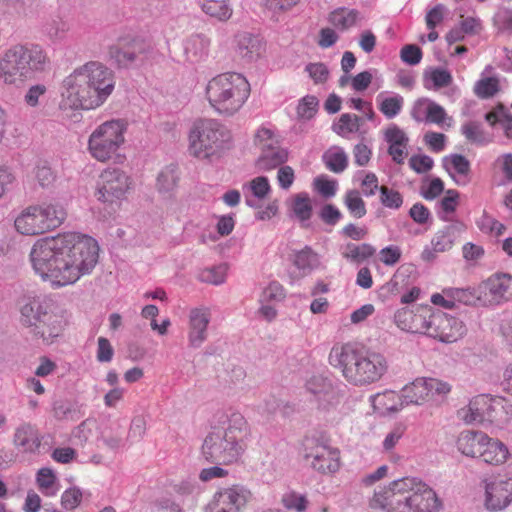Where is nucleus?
Instances as JSON below:
<instances>
[{
    "label": "nucleus",
    "mask_w": 512,
    "mask_h": 512,
    "mask_svg": "<svg viewBox=\"0 0 512 512\" xmlns=\"http://www.w3.org/2000/svg\"><path fill=\"white\" fill-rule=\"evenodd\" d=\"M99 246L90 236L66 232L37 240L30 252L34 271L53 287L74 284L98 262Z\"/></svg>",
    "instance_id": "nucleus-1"
},
{
    "label": "nucleus",
    "mask_w": 512,
    "mask_h": 512,
    "mask_svg": "<svg viewBox=\"0 0 512 512\" xmlns=\"http://www.w3.org/2000/svg\"><path fill=\"white\" fill-rule=\"evenodd\" d=\"M115 83L110 68L98 61L87 62L63 79L59 108L63 112L97 109L113 93Z\"/></svg>",
    "instance_id": "nucleus-2"
},
{
    "label": "nucleus",
    "mask_w": 512,
    "mask_h": 512,
    "mask_svg": "<svg viewBox=\"0 0 512 512\" xmlns=\"http://www.w3.org/2000/svg\"><path fill=\"white\" fill-rule=\"evenodd\" d=\"M376 512H439L442 501L421 479L403 477L375 490L368 502Z\"/></svg>",
    "instance_id": "nucleus-3"
},
{
    "label": "nucleus",
    "mask_w": 512,
    "mask_h": 512,
    "mask_svg": "<svg viewBox=\"0 0 512 512\" xmlns=\"http://www.w3.org/2000/svg\"><path fill=\"white\" fill-rule=\"evenodd\" d=\"M328 362L354 387H367L379 382L389 369L384 354L350 342L334 344Z\"/></svg>",
    "instance_id": "nucleus-4"
},
{
    "label": "nucleus",
    "mask_w": 512,
    "mask_h": 512,
    "mask_svg": "<svg viewBox=\"0 0 512 512\" xmlns=\"http://www.w3.org/2000/svg\"><path fill=\"white\" fill-rule=\"evenodd\" d=\"M395 322L404 331L419 333L447 344L457 342L467 331L462 320L430 305L401 309L395 314Z\"/></svg>",
    "instance_id": "nucleus-5"
},
{
    "label": "nucleus",
    "mask_w": 512,
    "mask_h": 512,
    "mask_svg": "<svg viewBox=\"0 0 512 512\" xmlns=\"http://www.w3.org/2000/svg\"><path fill=\"white\" fill-rule=\"evenodd\" d=\"M250 437L251 429L247 420L240 413H234L225 430L214 428L205 437L202 456L217 465L234 464L243 456Z\"/></svg>",
    "instance_id": "nucleus-6"
},
{
    "label": "nucleus",
    "mask_w": 512,
    "mask_h": 512,
    "mask_svg": "<svg viewBox=\"0 0 512 512\" xmlns=\"http://www.w3.org/2000/svg\"><path fill=\"white\" fill-rule=\"evenodd\" d=\"M20 322L30 329L36 339L52 344L62 335L66 325V312L47 296H31L25 299L20 308Z\"/></svg>",
    "instance_id": "nucleus-7"
},
{
    "label": "nucleus",
    "mask_w": 512,
    "mask_h": 512,
    "mask_svg": "<svg viewBox=\"0 0 512 512\" xmlns=\"http://www.w3.org/2000/svg\"><path fill=\"white\" fill-rule=\"evenodd\" d=\"M50 64L46 50L33 43H18L4 51L0 58V79L7 85L19 86L44 72Z\"/></svg>",
    "instance_id": "nucleus-8"
},
{
    "label": "nucleus",
    "mask_w": 512,
    "mask_h": 512,
    "mask_svg": "<svg viewBox=\"0 0 512 512\" xmlns=\"http://www.w3.org/2000/svg\"><path fill=\"white\" fill-rule=\"evenodd\" d=\"M250 92L248 80L235 72L218 74L205 87V97L210 107L222 116L238 113L248 100Z\"/></svg>",
    "instance_id": "nucleus-9"
},
{
    "label": "nucleus",
    "mask_w": 512,
    "mask_h": 512,
    "mask_svg": "<svg viewBox=\"0 0 512 512\" xmlns=\"http://www.w3.org/2000/svg\"><path fill=\"white\" fill-rule=\"evenodd\" d=\"M67 212L58 202H41L23 208L14 219V228L23 236H40L60 227Z\"/></svg>",
    "instance_id": "nucleus-10"
},
{
    "label": "nucleus",
    "mask_w": 512,
    "mask_h": 512,
    "mask_svg": "<svg viewBox=\"0 0 512 512\" xmlns=\"http://www.w3.org/2000/svg\"><path fill=\"white\" fill-rule=\"evenodd\" d=\"M127 124L121 119H111L99 124L89 135L87 150L90 156L101 163H121L120 153L125 144Z\"/></svg>",
    "instance_id": "nucleus-11"
},
{
    "label": "nucleus",
    "mask_w": 512,
    "mask_h": 512,
    "mask_svg": "<svg viewBox=\"0 0 512 512\" xmlns=\"http://www.w3.org/2000/svg\"><path fill=\"white\" fill-rule=\"evenodd\" d=\"M188 141V149L192 156L208 159L228 147L231 134L216 119L202 118L193 122Z\"/></svg>",
    "instance_id": "nucleus-12"
},
{
    "label": "nucleus",
    "mask_w": 512,
    "mask_h": 512,
    "mask_svg": "<svg viewBox=\"0 0 512 512\" xmlns=\"http://www.w3.org/2000/svg\"><path fill=\"white\" fill-rule=\"evenodd\" d=\"M510 409H512V405H509L505 398L480 394L473 397L466 406L460 408L457 415L466 424L487 421L495 425H503L511 418Z\"/></svg>",
    "instance_id": "nucleus-13"
},
{
    "label": "nucleus",
    "mask_w": 512,
    "mask_h": 512,
    "mask_svg": "<svg viewBox=\"0 0 512 512\" xmlns=\"http://www.w3.org/2000/svg\"><path fill=\"white\" fill-rule=\"evenodd\" d=\"M302 456L311 469L322 475L336 474L342 466L340 449L322 437H305Z\"/></svg>",
    "instance_id": "nucleus-14"
},
{
    "label": "nucleus",
    "mask_w": 512,
    "mask_h": 512,
    "mask_svg": "<svg viewBox=\"0 0 512 512\" xmlns=\"http://www.w3.org/2000/svg\"><path fill=\"white\" fill-rule=\"evenodd\" d=\"M132 185V178L125 171L106 168L99 175L95 196L101 202L113 203L125 198Z\"/></svg>",
    "instance_id": "nucleus-15"
},
{
    "label": "nucleus",
    "mask_w": 512,
    "mask_h": 512,
    "mask_svg": "<svg viewBox=\"0 0 512 512\" xmlns=\"http://www.w3.org/2000/svg\"><path fill=\"white\" fill-rule=\"evenodd\" d=\"M512 503V478L497 475L484 481L483 505L490 512H501Z\"/></svg>",
    "instance_id": "nucleus-16"
},
{
    "label": "nucleus",
    "mask_w": 512,
    "mask_h": 512,
    "mask_svg": "<svg viewBox=\"0 0 512 512\" xmlns=\"http://www.w3.org/2000/svg\"><path fill=\"white\" fill-rule=\"evenodd\" d=\"M484 301L488 307L501 305L512 300V274L495 273L482 281Z\"/></svg>",
    "instance_id": "nucleus-17"
},
{
    "label": "nucleus",
    "mask_w": 512,
    "mask_h": 512,
    "mask_svg": "<svg viewBox=\"0 0 512 512\" xmlns=\"http://www.w3.org/2000/svg\"><path fill=\"white\" fill-rule=\"evenodd\" d=\"M152 45L149 41L141 38H123L110 48V55L121 66L133 63L142 55L150 53Z\"/></svg>",
    "instance_id": "nucleus-18"
},
{
    "label": "nucleus",
    "mask_w": 512,
    "mask_h": 512,
    "mask_svg": "<svg viewBox=\"0 0 512 512\" xmlns=\"http://www.w3.org/2000/svg\"><path fill=\"white\" fill-rule=\"evenodd\" d=\"M210 316V310L206 307L190 310L188 315V343L190 347L198 348L206 341Z\"/></svg>",
    "instance_id": "nucleus-19"
},
{
    "label": "nucleus",
    "mask_w": 512,
    "mask_h": 512,
    "mask_svg": "<svg viewBox=\"0 0 512 512\" xmlns=\"http://www.w3.org/2000/svg\"><path fill=\"white\" fill-rule=\"evenodd\" d=\"M12 442L14 447L25 454H36L42 444V436L36 426L25 422L15 428Z\"/></svg>",
    "instance_id": "nucleus-20"
},
{
    "label": "nucleus",
    "mask_w": 512,
    "mask_h": 512,
    "mask_svg": "<svg viewBox=\"0 0 512 512\" xmlns=\"http://www.w3.org/2000/svg\"><path fill=\"white\" fill-rule=\"evenodd\" d=\"M266 45L262 38L249 32L235 36V52L246 62H252L264 55Z\"/></svg>",
    "instance_id": "nucleus-21"
},
{
    "label": "nucleus",
    "mask_w": 512,
    "mask_h": 512,
    "mask_svg": "<svg viewBox=\"0 0 512 512\" xmlns=\"http://www.w3.org/2000/svg\"><path fill=\"white\" fill-rule=\"evenodd\" d=\"M511 458L507 444L498 438L487 435L479 460L492 466L500 467L505 465Z\"/></svg>",
    "instance_id": "nucleus-22"
},
{
    "label": "nucleus",
    "mask_w": 512,
    "mask_h": 512,
    "mask_svg": "<svg viewBox=\"0 0 512 512\" xmlns=\"http://www.w3.org/2000/svg\"><path fill=\"white\" fill-rule=\"evenodd\" d=\"M487 435L483 431H462L456 440L457 450L466 457L479 459Z\"/></svg>",
    "instance_id": "nucleus-23"
},
{
    "label": "nucleus",
    "mask_w": 512,
    "mask_h": 512,
    "mask_svg": "<svg viewBox=\"0 0 512 512\" xmlns=\"http://www.w3.org/2000/svg\"><path fill=\"white\" fill-rule=\"evenodd\" d=\"M375 412L386 415L401 410L405 403L402 394L392 390H386L373 395L370 399Z\"/></svg>",
    "instance_id": "nucleus-24"
},
{
    "label": "nucleus",
    "mask_w": 512,
    "mask_h": 512,
    "mask_svg": "<svg viewBox=\"0 0 512 512\" xmlns=\"http://www.w3.org/2000/svg\"><path fill=\"white\" fill-rule=\"evenodd\" d=\"M289 259L302 276L310 274L320 266L319 255L310 246L293 250Z\"/></svg>",
    "instance_id": "nucleus-25"
},
{
    "label": "nucleus",
    "mask_w": 512,
    "mask_h": 512,
    "mask_svg": "<svg viewBox=\"0 0 512 512\" xmlns=\"http://www.w3.org/2000/svg\"><path fill=\"white\" fill-rule=\"evenodd\" d=\"M453 246V239L450 228L439 230L431 240V246L425 247L421 253V259L426 262L433 261L439 253L450 250Z\"/></svg>",
    "instance_id": "nucleus-26"
},
{
    "label": "nucleus",
    "mask_w": 512,
    "mask_h": 512,
    "mask_svg": "<svg viewBox=\"0 0 512 512\" xmlns=\"http://www.w3.org/2000/svg\"><path fill=\"white\" fill-rule=\"evenodd\" d=\"M426 378H417L402 389L405 404L422 405L431 400Z\"/></svg>",
    "instance_id": "nucleus-27"
},
{
    "label": "nucleus",
    "mask_w": 512,
    "mask_h": 512,
    "mask_svg": "<svg viewBox=\"0 0 512 512\" xmlns=\"http://www.w3.org/2000/svg\"><path fill=\"white\" fill-rule=\"evenodd\" d=\"M453 82L451 72L442 67H429L423 73V86L427 90L438 91L450 86Z\"/></svg>",
    "instance_id": "nucleus-28"
},
{
    "label": "nucleus",
    "mask_w": 512,
    "mask_h": 512,
    "mask_svg": "<svg viewBox=\"0 0 512 512\" xmlns=\"http://www.w3.org/2000/svg\"><path fill=\"white\" fill-rule=\"evenodd\" d=\"M288 160V152L280 145L260 153L256 165L261 171H271Z\"/></svg>",
    "instance_id": "nucleus-29"
},
{
    "label": "nucleus",
    "mask_w": 512,
    "mask_h": 512,
    "mask_svg": "<svg viewBox=\"0 0 512 512\" xmlns=\"http://www.w3.org/2000/svg\"><path fill=\"white\" fill-rule=\"evenodd\" d=\"M453 294L455 297L456 307L459 304L470 305V306H479V307H488L486 301H484V289L482 287V282L474 288H453Z\"/></svg>",
    "instance_id": "nucleus-30"
},
{
    "label": "nucleus",
    "mask_w": 512,
    "mask_h": 512,
    "mask_svg": "<svg viewBox=\"0 0 512 512\" xmlns=\"http://www.w3.org/2000/svg\"><path fill=\"white\" fill-rule=\"evenodd\" d=\"M485 120L490 126L500 124L504 135L512 139V113L502 103H498L490 112L486 113Z\"/></svg>",
    "instance_id": "nucleus-31"
},
{
    "label": "nucleus",
    "mask_w": 512,
    "mask_h": 512,
    "mask_svg": "<svg viewBox=\"0 0 512 512\" xmlns=\"http://www.w3.org/2000/svg\"><path fill=\"white\" fill-rule=\"evenodd\" d=\"M180 179L179 169L175 165L164 167L156 179V189L164 195H171L177 188Z\"/></svg>",
    "instance_id": "nucleus-32"
},
{
    "label": "nucleus",
    "mask_w": 512,
    "mask_h": 512,
    "mask_svg": "<svg viewBox=\"0 0 512 512\" xmlns=\"http://www.w3.org/2000/svg\"><path fill=\"white\" fill-rule=\"evenodd\" d=\"M202 11L219 21H228L233 15L231 0H201Z\"/></svg>",
    "instance_id": "nucleus-33"
},
{
    "label": "nucleus",
    "mask_w": 512,
    "mask_h": 512,
    "mask_svg": "<svg viewBox=\"0 0 512 512\" xmlns=\"http://www.w3.org/2000/svg\"><path fill=\"white\" fill-rule=\"evenodd\" d=\"M444 167L449 173L458 175V183L466 184L469 180L471 165L469 160L460 154H451L444 158Z\"/></svg>",
    "instance_id": "nucleus-34"
},
{
    "label": "nucleus",
    "mask_w": 512,
    "mask_h": 512,
    "mask_svg": "<svg viewBox=\"0 0 512 512\" xmlns=\"http://www.w3.org/2000/svg\"><path fill=\"white\" fill-rule=\"evenodd\" d=\"M235 512L242 511L252 500V492L243 485H232L221 489Z\"/></svg>",
    "instance_id": "nucleus-35"
},
{
    "label": "nucleus",
    "mask_w": 512,
    "mask_h": 512,
    "mask_svg": "<svg viewBox=\"0 0 512 512\" xmlns=\"http://www.w3.org/2000/svg\"><path fill=\"white\" fill-rule=\"evenodd\" d=\"M36 484L40 492L46 497H54L59 491L58 478L55 472L48 467L40 468L37 471Z\"/></svg>",
    "instance_id": "nucleus-36"
},
{
    "label": "nucleus",
    "mask_w": 512,
    "mask_h": 512,
    "mask_svg": "<svg viewBox=\"0 0 512 512\" xmlns=\"http://www.w3.org/2000/svg\"><path fill=\"white\" fill-rule=\"evenodd\" d=\"M290 210L299 221H308L313 212L309 195L305 192L295 194L290 201Z\"/></svg>",
    "instance_id": "nucleus-37"
},
{
    "label": "nucleus",
    "mask_w": 512,
    "mask_h": 512,
    "mask_svg": "<svg viewBox=\"0 0 512 512\" xmlns=\"http://www.w3.org/2000/svg\"><path fill=\"white\" fill-rule=\"evenodd\" d=\"M358 19L359 12L348 8H338L329 15V22L340 30H347L353 27Z\"/></svg>",
    "instance_id": "nucleus-38"
},
{
    "label": "nucleus",
    "mask_w": 512,
    "mask_h": 512,
    "mask_svg": "<svg viewBox=\"0 0 512 512\" xmlns=\"http://www.w3.org/2000/svg\"><path fill=\"white\" fill-rule=\"evenodd\" d=\"M379 111L387 118H395L403 109L404 98L399 95L384 97L383 94L377 96Z\"/></svg>",
    "instance_id": "nucleus-39"
},
{
    "label": "nucleus",
    "mask_w": 512,
    "mask_h": 512,
    "mask_svg": "<svg viewBox=\"0 0 512 512\" xmlns=\"http://www.w3.org/2000/svg\"><path fill=\"white\" fill-rule=\"evenodd\" d=\"M375 251V248L368 243H362L359 245L355 243H347L342 251V256L351 262L361 263L372 257Z\"/></svg>",
    "instance_id": "nucleus-40"
},
{
    "label": "nucleus",
    "mask_w": 512,
    "mask_h": 512,
    "mask_svg": "<svg viewBox=\"0 0 512 512\" xmlns=\"http://www.w3.org/2000/svg\"><path fill=\"white\" fill-rule=\"evenodd\" d=\"M280 503L286 510L293 512H307L310 504L306 494L295 490L284 492L281 496Z\"/></svg>",
    "instance_id": "nucleus-41"
},
{
    "label": "nucleus",
    "mask_w": 512,
    "mask_h": 512,
    "mask_svg": "<svg viewBox=\"0 0 512 512\" xmlns=\"http://www.w3.org/2000/svg\"><path fill=\"white\" fill-rule=\"evenodd\" d=\"M500 91V79L497 76L482 77L473 86V93L479 99L493 98Z\"/></svg>",
    "instance_id": "nucleus-42"
},
{
    "label": "nucleus",
    "mask_w": 512,
    "mask_h": 512,
    "mask_svg": "<svg viewBox=\"0 0 512 512\" xmlns=\"http://www.w3.org/2000/svg\"><path fill=\"white\" fill-rule=\"evenodd\" d=\"M307 390L319 398L335 400L339 402V397L333 391L330 382L321 376H313L306 383Z\"/></svg>",
    "instance_id": "nucleus-43"
},
{
    "label": "nucleus",
    "mask_w": 512,
    "mask_h": 512,
    "mask_svg": "<svg viewBox=\"0 0 512 512\" xmlns=\"http://www.w3.org/2000/svg\"><path fill=\"white\" fill-rule=\"evenodd\" d=\"M209 46L210 40L207 37L201 34H195L187 39L185 52L188 57L197 60L207 54Z\"/></svg>",
    "instance_id": "nucleus-44"
},
{
    "label": "nucleus",
    "mask_w": 512,
    "mask_h": 512,
    "mask_svg": "<svg viewBox=\"0 0 512 512\" xmlns=\"http://www.w3.org/2000/svg\"><path fill=\"white\" fill-rule=\"evenodd\" d=\"M326 167L334 172L340 173L344 171L348 165V157L344 150L340 147L329 149L323 156Z\"/></svg>",
    "instance_id": "nucleus-45"
},
{
    "label": "nucleus",
    "mask_w": 512,
    "mask_h": 512,
    "mask_svg": "<svg viewBox=\"0 0 512 512\" xmlns=\"http://www.w3.org/2000/svg\"><path fill=\"white\" fill-rule=\"evenodd\" d=\"M361 123L362 119L356 114L344 113L334 125L333 130L338 135L347 137L349 134L357 133L360 129Z\"/></svg>",
    "instance_id": "nucleus-46"
},
{
    "label": "nucleus",
    "mask_w": 512,
    "mask_h": 512,
    "mask_svg": "<svg viewBox=\"0 0 512 512\" xmlns=\"http://www.w3.org/2000/svg\"><path fill=\"white\" fill-rule=\"evenodd\" d=\"M461 132L469 142L476 145H486L491 141L481 124L475 121L464 123Z\"/></svg>",
    "instance_id": "nucleus-47"
},
{
    "label": "nucleus",
    "mask_w": 512,
    "mask_h": 512,
    "mask_svg": "<svg viewBox=\"0 0 512 512\" xmlns=\"http://www.w3.org/2000/svg\"><path fill=\"white\" fill-rule=\"evenodd\" d=\"M253 143L254 146L260 150V153L280 145L275 132L265 126H261L257 129L254 134Z\"/></svg>",
    "instance_id": "nucleus-48"
},
{
    "label": "nucleus",
    "mask_w": 512,
    "mask_h": 512,
    "mask_svg": "<svg viewBox=\"0 0 512 512\" xmlns=\"http://www.w3.org/2000/svg\"><path fill=\"white\" fill-rule=\"evenodd\" d=\"M427 111V123L436 124L438 126L447 125L451 126L452 118L448 116L444 107L439 105L438 103L429 100Z\"/></svg>",
    "instance_id": "nucleus-49"
},
{
    "label": "nucleus",
    "mask_w": 512,
    "mask_h": 512,
    "mask_svg": "<svg viewBox=\"0 0 512 512\" xmlns=\"http://www.w3.org/2000/svg\"><path fill=\"white\" fill-rule=\"evenodd\" d=\"M344 203L353 217L362 218L366 215L367 210L365 202L357 190L348 191L345 194Z\"/></svg>",
    "instance_id": "nucleus-50"
},
{
    "label": "nucleus",
    "mask_w": 512,
    "mask_h": 512,
    "mask_svg": "<svg viewBox=\"0 0 512 512\" xmlns=\"http://www.w3.org/2000/svg\"><path fill=\"white\" fill-rule=\"evenodd\" d=\"M33 180L42 188L51 187L56 181V174L46 163H38L32 172Z\"/></svg>",
    "instance_id": "nucleus-51"
},
{
    "label": "nucleus",
    "mask_w": 512,
    "mask_h": 512,
    "mask_svg": "<svg viewBox=\"0 0 512 512\" xmlns=\"http://www.w3.org/2000/svg\"><path fill=\"white\" fill-rule=\"evenodd\" d=\"M245 187H247L252 196L258 200H264L272 190L270 182L265 176H258L253 178L251 181L244 185V188Z\"/></svg>",
    "instance_id": "nucleus-52"
},
{
    "label": "nucleus",
    "mask_w": 512,
    "mask_h": 512,
    "mask_svg": "<svg viewBox=\"0 0 512 512\" xmlns=\"http://www.w3.org/2000/svg\"><path fill=\"white\" fill-rule=\"evenodd\" d=\"M83 500V492L79 487L73 486L66 489L61 495V506L66 510H74Z\"/></svg>",
    "instance_id": "nucleus-53"
},
{
    "label": "nucleus",
    "mask_w": 512,
    "mask_h": 512,
    "mask_svg": "<svg viewBox=\"0 0 512 512\" xmlns=\"http://www.w3.org/2000/svg\"><path fill=\"white\" fill-rule=\"evenodd\" d=\"M380 191V202L383 206L389 209H399L403 204L402 195L394 190L390 189L387 186H381L379 188Z\"/></svg>",
    "instance_id": "nucleus-54"
},
{
    "label": "nucleus",
    "mask_w": 512,
    "mask_h": 512,
    "mask_svg": "<svg viewBox=\"0 0 512 512\" xmlns=\"http://www.w3.org/2000/svg\"><path fill=\"white\" fill-rule=\"evenodd\" d=\"M318 104V99L313 95L303 97L297 106V115L302 119H311L317 112Z\"/></svg>",
    "instance_id": "nucleus-55"
},
{
    "label": "nucleus",
    "mask_w": 512,
    "mask_h": 512,
    "mask_svg": "<svg viewBox=\"0 0 512 512\" xmlns=\"http://www.w3.org/2000/svg\"><path fill=\"white\" fill-rule=\"evenodd\" d=\"M227 268L223 265L207 268L201 271L200 279L203 282L219 285L222 284L226 279Z\"/></svg>",
    "instance_id": "nucleus-56"
},
{
    "label": "nucleus",
    "mask_w": 512,
    "mask_h": 512,
    "mask_svg": "<svg viewBox=\"0 0 512 512\" xmlns=\"http://www.w3.org/2000/svg\"><path fill=\"white\" fill-rule=\"evenodd\" d=\"M305 71L309 74L315 84L325 83L330 74L328 67L321 62L309 63L305 67Z\"/></svg>",
    "instance_id": "nucleus-57"
},
{
    "label": "nucleus",
    "mask_w": 512,
    "mask_h": 512,
    "mask_svg": "<svg viewBox=\"0 0 512 512\" xmlns=\"http://www.w3.org/2000/svg\"><path fill=\"white\" fill-rule=\"evenodd\" d=\"M285 297V290L278 282H271L261 293L260 302L269 303L281 301Z\"/></svg>",
    "instance_id": "nucleus-58"
},
{
    "label": "nucleus",
    "mask_w": 512,
    "mask_h": 512,
    "mask_svg": "<svg viewBox=\"0 0 512 512\" xmlns=\"http://www.w3.org/2000/svg\"><path fill=\"white\" fill-rule=\"evenodd\" d=\"M206 512H235L221 490L213 495L206 507Z\"/></svg>",
    "instance_id": "nucleus-59"
},
{
    "label": "nucleus",
    "mask_w": 512,
    "mask_h": 512,
    "mask_svg": "<svg viewBox=\"0 0 512 512\" xmlns=\"http://www.w3.org/2000/svg\"><path fill=\"white\" fill-rule=\"evenodd\" d=\"M431 303L449 310L456 308L452 287L443 289L441 293H434L431 296Z\"/></svg>",
    "instance_id": "nucleus-60"
},
{
    "label": "nucleus",
    "mask_w": 512,
    "mask_h": 512,
    "mask_svg": "<svg viewBox=\"0 0 512 512\" xmlns=\"http://www.w3.org/2000/svg\"><path fill=\"white\" fill-rule=\"evenodd\" d=\"M401 60L409 65H417L421 62L422 50L414 44L405 45L400 51Z\"/></svg>",
    "instance_id": "nucleus-61"
},
{
    "label": "nucleus",
    "mask_w": 512,
    "mask_h": 512,
    "mask_svg": "<svg viewBox=\"0 0 512 512\" xmlns=\"http://www.w3.org/2000/svg\"><path fill=\"white\" fill-rule=\"evenodd\" d=\"M114 356V349L110 341L105 337H99L97 340L96 359L100 363H109Z\"/></svg>",
    "instance_id": "nucleus-62"
},
{
    "label": "nucleus",
    "mask_w": 512,
    "mask_h": 512,
    "mask_svg": "<svg viewBox=\"0 0 512 512\" xmlns=\"http://www.w3.org/2000/svg\"><path fill=\"white\" fill-rule=\"evenodd\" d=\"M433 159L427 155H413L409 159L410 168L418 174L426 173L433 167Z\"/></svg>",
    "instance_id": "nucleus-63"
},
{
    "label": "nucleus",
    "mask_w": 512,
    "mask_h": 512,
    "mask_svg": "<svg viewBox=\"0 0 512 512\" xmlns=\"http://www.w3.org/2000/svg\"><path fill=\"white\" fill-rule=\"evenodd\" d=\"M47 92V87L44 84H35L29 87L24 95V102L29 107H36L39 105L40 97L44 96Z\"/></svg>",
    "instance_id": "nucleus-64"
}]
</instances>
